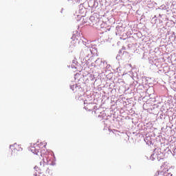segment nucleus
Segmentation results:
<instances>
[{
  "instance_id": "f257e3e1",
  "label": "nucleus",
  "mask_w": 176,
  "mask_h": 176,
  "mask_svg": "<svg viewBox=\"0 0 176 176\" xmlns=\"http://www.w3.org/2000/svg\"><path fill=\"white\" fill-rule=\"evenodd\" d=\"M43 145V143H40L37 144L36 146H32L30 148L31 152L34 153V155H38V153L39 152V146H42Z\"/></svg>"
},
{
  "instance_id": "f03ea898",
  "label": "nucleus",
  "mask_w": 176,
  "mask_h": 176,
  "mask_svg": "<svg viewBox=\"0 0 176 176\" xmlns=\"http://www.w3.org/2000/svg\"><path fill=\"white\" fill-rule=\"evenodd\" d=\"M16 151H23V148H21V146H20V145H16Z\"/></svg>"
},
{
  "instance_id": "7ed1b4c3",
  "label": "nucleus",
  "mask_w": 176,
  "mask_h": 176,
  "mask_svg": "<svg viewBox=\"0 0 176 176\" xmlns=\"http://www.w3.org/2000/svg\"><path fill=\"white\" fill-rule=\"evenodd\" d=\"M93 19H94V16L91 17V20H93Z\"/></svg>"
}]
</instances>
